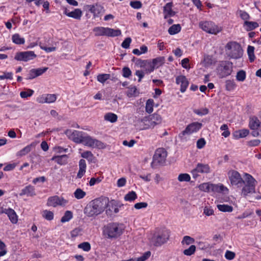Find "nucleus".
Segmentation results:
<instances>
[{
    "label": "nucleus",
    "instance_id": "obj_1",
    "mask_svg": "<svg viewBox=\"0 0 261 261\" xmlns=\"http://www.w3.org/2000/svg\"><path fill=\"white\" fill-rule=\"evenodd\" d=\"M230 184L239 188L241 195L246 197L249 194L255 193V187L257 184L256 179L250 174L245 173L242 178L241 174L234 170H231L227 173Z\"/></svg>",
    "mask_w": 261,
    "mask_h": 261
},
{
    "label": "nucleus",
    "instance_id": "obj_2",
    "mask_svg": "<svg viewBox=\"0 0 261 261\" xmlns=\"http://www.w3.org/2000/svg\"><path fill=\"white\" fill-rule=\"evenodd\" d=\"M106 203L99 198L92 200L84 210V213L88 217H94L102 213L106 207Z\"/></svg>",
    "mask_w": 261,
    "mask_h": 261
},
{
    "label": "nucleus",
    "instance_id": "obj_3",
    "mask_svg": "<svg viewBox=\"0 0 261 261\" xmlns=\"http://www.w3.org/2000/svg\"><path fill=\"white\" fill-rule=\"evenodd\" d=\"M124 230L123 224L119 223H110L103 227V234L108 239H116L120 237Z\"/></svg>",
    "mask_w": 261,
    "mask_h": 261
},
{
    "label": "nucleus",
    "instance_id": "obj_4",
    "mask_svg": "<svg viewBox=\"0 0 261 261\" xmlns=\"http://www.w3.org/2000/svg\"><path fill=\"white\" fill-rule=\"evenodd\" d=\"M225 54L230 59H239L243 55V49L241 45L237 41H230L225 46Z\"/></svg>",
    "mask_w": 261,
    "mask_h": 261
},
{
    "label": "nucleus",
    "instance_id": "obj_5",
    "mask_svg": "<svg viewBox=\"0 0 261 261\" xmlns=\"http://www.w3.org/2000/svg\"><path fill=\"white\" fill-rule=\"evenodd\" d=\"M169 237L170 232L168 230H159L150 234L148 240L151 245L159 247L166 243Z\"/></svg>",
    "mask_w": 261,
    "mask_h": 261
},
{
    "label": "nucleus",
    "instance_id": "obj_6",
    "mask_svg": "<svg viewBox=\"0 0 261 261\" xmlns=\"http://www.w3.org/2000/svg\"><path fill=\"white\" fill-rule=\"evenodd\" d=\"M162 122V117L158 114L154 113L144 117L140 122V129H147L154 127Z\"/></svg>",
    "mask_w": 261,
    "mask_h": 261
},
{
    "label": "nucleus",
    "instance_id": "obj_7",
    "mask_svg": "<svg viewBox=\"0 0 261 261\" xmlns=\"http://www.w3.org/2000/svg\"><path fill=\"white\" fill-rule=\"evenodd\" d=\"M199 28L207 33L217 35L222 30V28L211 20L201 21L199 23Z\"/></svg>",
    "mask_w": 261,
    "mask_h": 261
},
{
    "label": "nucleus",
    "instance_id": "obj_8",
    "mask_svg": "<svg viewBox=\"0 0 261 261\" xmlns=\"http://www.w3.org/2000/svg\"><path fill=\"white\" fill-rule=\"evenodd\" d=\"M233 64L228 61H220L217 68V71L220 78L225 77L231 74L232 71Z\"/></svg>",
    "mask_w": 261,
    "mask_h": 261
},
{
    "label": "nucleus",
    "instance_id": "obj_9",
    "mask_svg": "<svg viewBox=\"0 0 261 261\" xmlns=\"http://www.w3.org/2000/svg\"><path fill=\"white\" fill-rule=\"evenodd\" d=\"M167 152L164 148H159L155 151L151 165L152 167L163 165L166 160Z\"/></svg>",
    "mask_w": 261,
    "mask_h": 261
},
{
    "label": "nucleus",
    "instance_id": "obj_10",
    "mask_svg": "<svg viewBox=\"0 0 261 261\" xmlns=\"http://www.w3.org/2000/svg\"><path fill=\"white\" fill-rule=\"evenodd\" d=\"M82 143L86 146L99 149H104L106 147L104 143L91 137L87 133H86Z\"/></svg>",
    "mask_w": 261,
    "mask_h": 261
},
{
    "label": "nucleus",
    "instance_id": "obj_11",
    "mask_svg": "<svg viewBox=\"0 0 261 261\" xmlns=\"http://www.w3.org/2000/svg\"><path fill=\"white\" fill-rule=\"evenodd\" d=\"M211 172V168L207 164L198 163L191 170V173L193 178L196 179L200 176V174H208Z\"/></svg>",
    "mask_w": 261,
    "mask_h": 261
},
{
    "label": "nucleus",
    "instance_id": "obj_12",
    "mask_svg": "<svg viewBox=\"0 0 261 261\" xmlns=\"http://www.w3.org/2000/svg\"><path fill=\"white\" fill-rule=\"evenodd\" d=\"M202 126V123L194 122L188 125L185 130L180 133L178 137L180 139H184L185 136H190L199 130Z\"/></svg>",
    "mask_w": 261,
    "mask_h": 261
},
{
    "label": "nucleus",
    "instance_id": "obj_13",
    "mask_svg": "<svg viewBox=\"0 0 261 261\" xmlns=\"http://www.w3.org/2000/svg\"><path fill=\"white\" fill-rule=\"evenodd\" d=\"M65 134L70 140L78 144L82 143L86 133L76 130L67 129Z\"/></svg>",
    "mask_w": 261,
    "mask_h": 261
},
{
    "label": "nucleus",
    "instance_id": "obj_14",
    "mask_svg": "<svg viewBox=\"0 0 261 261\" xmlns=\"http://www.w3.org/2000/svg\"><path fill=\"white\" fill-rule=\"evenodd\" d=\"M68 203V200L62 197L54 196L48 198L47 204L49 206L57 207V206H65Z\"/></svg>",
    "mask_w": 261,
    "mask_h": 261
},
{
    "label": "nucleus",
    "instance_id": "obj_15",
    "mask_svg": "<svg viewBox=\"0 0 261 261\" xmlns=\"http://www.w3.org/2000/svg\"><path fill=\"white\" fill-rule=\"evenodd\" d=\"M36 57V55L33 51H25L17 53L14 57V59L19 61L28 62Z\"/></svg>",
    "mask_w": 261,
    "mask_h": 261
},
{
    "label": "nucleus",
    "instance_id": "obj_16",
    "mask_svg": "<svg viewBox=\"0 0 261 261\" xmlns=\"http://www.w3.org/2000/svg\"><path fill=\"white\" fill-rule=\"evenodd\" d=\"M133 62H135L137 66L144 69L145 72L146 73H150L152 71H150V65L151 66V60H141L134 57L132 59Z\"/></svg>",
    "mask_w": 261,
    "mask_h": 261
},
{
    "label": "nucleus",
    "instance_id": "obj_17",
    "mask_svg": "<svg viewBox=\"0 0 261 261\" xmlns=\"http://www.w3.org/2000/svg\"><path fill=\"white\" fill-rule=\"evenodd\" d=\"M176 83L180 86V91L181 93H184L189 84V82L187 78L184 75H179L176 77Z\"/></svg>",
    "mask_w": 261,
    "mask_h": 261
},
{
    "label": "nucleus",
    "instance_id": "obj_18",
    "mask_svg": "<svg viewBox=\"0 0 261 261\" xmlns=\"http://www.w3.org/2000/svg\"><path fill=\"white\" fill-rule=\"evenodd\" d=\"M165 62V58L164 57H158L153 59L151 61V66H150V71L152 72L155 69H157L164 64Z\"/></svg>",
    "mask_w": 261,
    "mask_h": 261
},
{
    "label": "nucleus",
    "instance_id": "obj_19",
    "mask_svg": "<svg viewBox=\"0 0 261 261\" xmlns=\"http://www.w3.org/2000/svg\"><path fill=\"white\" fill-rule=\"evenodd\" d=\"M47 69V67L32 69L29 71L28 79L29 80L33 79L38 76L42 75L43 73L45 72Z\"/></svg>",
    "mask_w": 261,
    "mask_h": 261
},
{
    "label": "nucleus",
    "instance_id": "obj_20",
    "mask_svg": "<svg viewBox=\"0 0 261 261\" xmlns=\"http://www.w3.org/2000/svg\"><path fill=\"white\" fill-rule=\"evenodd\" d=\"M2 213L6 214L9 218L10 221L13 223L15 224L18 221V217L12 208H4L2 211Z\"/></svg>",
    "mask_w": 261,
    "mask_h": 261
},
{
    "label": "nucleus",
    "instance_id": "obj_21",
    "mask_svg": "<svg viewBox=\"0 0 261 261\" xmlns=\"http://www.w3.org/2000/svg\"><path fill=\"white\" fill-rule=\"evenodd\" d=\"M19 195L21 196L26 195L31 197L36 195L35 187L30 185L27 186L21 190Z\"/></svg>",
    "mask_w": 261,
    "mask_h": 261
},
{
    "label": "nucleus",
    "instance_id": "obj_22",
    "mask_svg": "<svg viewBox=\"0 0 261 261\" xmlns=\"http://www.w3.org/2000/svg\"><path fill=\"white\" fill-rule=\"evenodd\" d=\"M173 3L172 2L167 3L163 9V13L164 18L166 19L168 17L173 16L175 14V12L172 10Z\"/></svg>",
    "mask_w": 261,
    "mask_h": 261
},
{
    "label": "nucleus",
    "instance_id": "obj_23",
    "mask_svg": "<svg viewBox=\"0 0 261 261\" xmlns=\"http://www.w3.org/2000/svg\"><path fill=\"white\" fill-rule=\"evenodd\" d=\"M68 158V155L67 154L55 155L53 156L51 160L55 161L60 165H65L67 164Z\"/></svg>",
    "mask_w": 261,
    "mask_h": 261
},
{
    "label": "nucleus",
    "instance_id": "obj_24",
    "mask_svg": "<svg viewBox=\"0 0 261 261\" xmlns=\"http://www.w3.org/2000/svg\"><path fill=\"white\" fill-rule=\"evenodd\" d=\"M249 126L251 129L256 130L261 126V122L256 117L253 116L250 118Z\"/></svg>",
    "mask_w": 261,
    "mask_h": 261
},
{
    "label": "nucleus",
    "instance_id": "obj_25",
    "mask_svg": "<svg viewBox=\"0 0 261 261\" xmlns=\"http://www.w3.org/2000/svg\"><path fill=\"white\" fill-rule=\"evenodd\" d=\"M249 134V130L248 129H242L235 131L233 133V137L236 139L245 138Z\"/></svg>",
    "mask_w": 261,
    "mask_h": 261
},
{
    "label": "nucleus",
    "instance_id": "obj_26",
    "mask_svg": "<svg viewBox=\"0 0 261 261\" xmlns=\"http://www.w3.org/2000/svg\"><path fill=\"white\" fill-rule=\"evenodd\" d=\"M121 35V31L120 30L114 29L110 28H106V36L114 37L120 36Z\"/></svg>",
    "mask_w": 261,
    "mask_h": 261
},
{
    "label": "nucleus",
    "instance_id": "obj_27",
    "mask_svg": "<svg viewBox=\"0 0 261 261\" xmlns=\"http://www.w3.org/2000/svg\"><path fill=\"white\" fill-rule=\"evenodd\" d=\"M259 26L258 23L255 21H245L243 24V27L247 31H252Z\"/></svg>",
    "mask_w": 261,
    "mask_h": 261
},
{
    "label": "nucleus",
    "instance_id": "obj_28",
    "mask_svg": "<svg viewBox=\"0 0 261 261\" xmlns=\"http://www.w3.org/2000/svg\"><path fill=\"white\" fill-rule=\"evenodd\" d=\"M90 11L93 14L94 16H98L100 13L102 12L103 7L99 5H93L90 8Z\"/></svg>",
    "mask_w": 261,
    "mask_h": 261
},
{
    "label": "nucleus",
    "instance_id": "obj_29",
    "mask_svg": "<svg viewBox=\"0 0 261 261\" xmlns=\"http://www.w3.org/2000/svg\"><path fill=\"white\" fill-rule=\"evenodd\" d=\"M198 188L200 191L205 192H213V184L205 182L200 184Z\"/></svg>",
    "mask_w": 261,
    "mask_h": 261
},
{
    "label": "nucleus",
    "instance_id": "obj_30",
    "mask_svg": "<svg viewBox=\"0 0 261 261\" xmlns=\"http://www.w3.org/2000/svg\"><path fill=\"white\" fill-rule=\"evenodd\" d=\"M12 40L14 43L18 45L23 44L25 42V39L17 33L12 35Z\"/></svg>",
    "mask_w": 261,
    "mask_h": 261
},
{
    "label": "nucleus",
    "instance_id": "obj_31",
    "mask_svg": "<svg viewBox=\"0 0 261 261\" xmlns=\"http://www.w3.org/2000/svg\"><path fill=\"white\" fill-rule=\"evenodd\" d=\"M34 146V145L33 143L27 145V146H25V147H24L23 148H22V149H21L20 150L17 152V156H22L27 154L31 151L32 148Z\"/></svg>",
    "mask_w": 261,
    "mask_h": 261
},
{
    "label": "nucleus",
    "instance_id": "obj_32",
    "mask_svg": "<svg viewBox=\"0 0 261 261\" xmlns=\"http://www.w3.org/2000/svg\"><path fill=\"white\" fill-rule=\"evenodd\" d=\"M82 11L80 9H75L74 11L69 12L68 17H71L76 19H80L82 16Z\"/></svg>",
    "mask_w": 261,
    "mask_h": 261
},
{
    "label": "nucleus",
    "instance_id": "obj_33",
    "mask_svg": "<svg viewBox=\"0 0 261 261\" xmlns=\"http://www.w3.org/2000/svg\"><path fill=\"white\" fill-rule=\"evenodd\" d=\"M219 211L222 212H231L233 211V207L231 205L225 204H219L217 205Z\"/></svg>",
    "mask_w": 261,
    "mask_h": 261
},
{
    "label": "nucleus",
    "instance_id": "obj_34",
    "mask_svg": "<svg viewBox=\"0 0 261 261\" xmlns=\"http://www.w3.org/2000/svg\"><path fill=\"white\" fill-rule=\"evenodd\" d=\"M93 32L96 36H106V28L102 27H97L93 29Z\"/></svg>",
    "mask_w": 261,
    "mask_h": 261
},
{
    "label": "nucleus",
    "instance_id": "obj_35",
    "mask_svg": "<svg viewBox=\"0 0 261 261\" xmlns=\"http://www.w3.org/2000/svg\"><path fill=\"white\" fill-rule=\"evenodd\" d=\"M181 29L180 24H173L169 28L168 33L171 35H175L179 33Z\"/></svg>",
    "mask_w": 261,
    "mask_h": 261
},
{
    "label": "nucleus",
    "instance_id": "obj_36",
    "mask_svg": "<svg viewBox=\"0 0 261 261\" xmlns=\"http://www.w3.org/2000/svg\"><path fill=\"white\" fill-rule=\"evenodd\" d=\"M73 218V213L70 211H66L63 216L61 218V222L62 223H65L69 221Z\"/></svg>",
    "mask_w": 261,
    "mask_h": 261
},
{
    "label": "nucleus",
    "instance_id": "obj_37",
    "mask_svg": "<svg viewBox=\"0 0 261 261\" xmlns=\"http://www.w3.org/2000/svg\"><path fill=\"white\" fill-rule=\"evenodd\" d=\"M148 51V47L145 45H142L140 49L135 48L133 50V53L137 56L146 53Z\"/></svg>",
    "mask_w": 261,
    "mask_h": 261
},
{
    "label": "nucleus",
    "instance_id": "obj_38",
    "mask_svg": "<svg viewBox=\"0 0 261 261\" xmlns=\"http://www.w3.org/2000/svg\"><path fill=\"white\" fill-rule=\"evenodd\" d=\"M254 46L251 45H249L247 47V54L250 62H253L255 58L254 55Z\"/></svg>",
    "mask_w": 261,
    "mask_h": 261
},
{
    "label": "nucleus",
    "instance_id": "obj_39",
    "mask_svg": "<svg viewBox=\"0 0 261 261\" xmlns=\"http://www.w3.org/2000/svg\"><path fill=\"white\" fill-rule=\"evenodd\" d=\"M104 118L105 120L114 123L117 121L118 117L114 113H108L105 115Z\"/></svg>",
    "mask_w": 261,
    "mask_h": 261
},
{
    "label": "nucleus",
    "instance_id": "obj_40",
    "mask_svg": "<svg viewBox=\"0 0 261 261\" xmlns=\"http://www.w3.org/2000/svg\"><path fill=\"white\" fill-rule=\"evenodd\" d=\"M154 101L152 99H149L147 100L145 106L146 112L150 114L152 112L153 110Z\"/></svg>",
    "mask_w": 261,
    "mask_h": 261
},
{
    "label": "nucleus",
    "instance_id": "obj_41",
    "mask_svg": "<svg viewBox=\"0 0 261 261\" xmlns=\"http://www.w3.org/2000/svg\"><path fill=\"white\" fill-rule=\"evenodd\" d=\"M73 194L76 199H81L83 198L86 195V193L81 189L77 188L75 190Z\"/></svg>",
    "mask_w": 261,
    "mask_h": 261
},
{
    "label": "nucleus",
    "instance_id": "obj_42",
    "mask_svg": "<svg viewBox=\"0 0 261 261\" xmlns=\"http://www.w3.org/2000/svg\"><path fill=\"white\" fill-rule=\"evenodd\" d=\"M137 198V195L135 192L132 191L129 192L124 196V200L127 201H133Z\"/></svg>",
    "mask_w": 261,
    "mask_h": 261
},
{
    "label": "nucleus",
    "instance_id": "obj_43",
    "mask_svg": "<svg viewBox=\"0 0 261 261\" xmlns=\"http://www.w3.org/2000/svg\"><path fill=\"white\" fill-rule=\"evenodd\" d=\"M42 216L47 220L51 221L54 218V214L53 212L45 210L42 212Z\"/></svg>",
    "mask_w": 261,
    "mask_h": 261
},
{
    "label": "nucleus",
    "instance_id": "obj_44",
    "mask_svg": "<svg viewBox=\"0 0 261 261\" xmlns=\"http://www.w3.org/2000/svg\"><path fill=\"white\" fill-rule=\"evenodd\" d=\"M236 87L235 82L233 80H227L225 82V88L227 91H232Z\"/></svg>",
    "mask_w": 261,
    "mask_h": 261
},
{
    "label": "nucleus",
    "instance_id": "obj_45",
    "mask_svg": "<svg viewBox=\"0 0 261 261\" xmlns=\"http://www.w3.org/2000/svg\"><path fill=\"white\" fill-rule=\"evenodd\" d=\"M81 156L87 159L89 162H92L94 157L93 153L90 151H85L81 153Z\"/></svg>",
    "mask_w": 261,
    "mask_h": 261
},
{
    "label": "nucleus",
    "instance_id": "obj_46",
    "mask_svg": "<svg viewBox=\"0 0 261 261\" xmlns=\"http://www.w3.org/2000/svg\"><path fill=\"white\" fill-rule=\"evenodd\" d=\"M196 251V246L194 245H191L189 248L184 250L183 253L187 256H191L195 253Z\"/></svg>",
    "mask_w": 261,
    "mask_h": 261
},
{
    "label": "nucleus",
    "instance_id": "obj_47",
    "mask_svg": "<svg viewBox=\"0 0 261 261\" xmlns=\"http://www.w3.org/2000/svg\"><path fill=\"white\" fill-rule=\"evenodd\" d=\"M246 77V72L244 70H241L237 73L236 79L238 81L243 82Z\"/></svg>",
    "mask_w": 261,
    "mask_h": 261
},
{
    "label": "nucleus",
    "instance_id": "obj_48",
    "mask_svg": "<svg viewBox=\"0 0 261 261\" xmlns=\"http://www.w3.org/2000/svg\"><path fill=\"white\" fill-rule=\"evenodd\" d=\"M137 88L135 86H130L127 88L126 95L128 97H131L136 95Z\"/></svg>",
    "mask_w": 261,
    "mask_h": 261
},
{
    "label": "nucleus",
    "instance_id": "obj_49",
    "mask_svg": "<svg viewBox=\"0 0 261 261\" xmlns=\"http://www.w3.org/2000/svg\"><path fill=\"white\" fill-rule=\"evenodd\" d=\"M78 248L86 252L89 251L91 248L90 243L87 242H85L79 244Z\"/></svg>",
    "mask_w": 261,
    "mask_h": 261
},
{
    "label": "nucleus",
    "instance_id": "obj_50",
    "mask_svg": "<svg viewBox=\"0 0 261 261\" xmlns=\"http://www.w3.org/2000/svg\"><path fill=\"white\" fill-rule=\"evenodd\" d=\"M34 90L28 89L26 91H21L20 93V96L22 98H27L29 97H31L34 93Z\"/></svg>",
    "mask_w": 261,
    "mask_h": 261
},
{
    "label": "nucleus",
    "instance_id": "obj_51",
    "mask_svg": "<svg viewBox=\"0 0 261 261\" xmlns=\"http://www.w3.org/2000/svg\"><path fill=\"white\" fill-rule=\"evenodd\" d=\"M225 190H228V189L226 187L224 186L222 184H213V192H221L224 191Z\"/></svg>",
    "mask_w": 261,
    "mask_h": 261
},
{
    "label": "nucleus",
    "instance_id": "obj_52",
    "mask_svg": "<svg viewBox=\"0 0 261 261\" xmlns=\"http://www.w3.org/2000/svg\"><path fill=\"white\" fill-rule=\"evenodd\" d=\"M195 240L194 238L188 236H186L184 237L182 240L181 241V244L182 245L186 244L187 245H189L190 244H193Z\"/></svg>",
    "mask_w": 261,
    "mask_h": 261
},
{
    "label": "nucleus",
    "instance_id": "obj_53",
    "mask_svg": "<svg viewBox=\"0 0 261 261\" xmlns=\"http://www.w3.org/2000/svg\"><path fill=\"white\" fill-rule=\"evenodd\" d=\"M110 77V74H100L97 76V80L99 82L103 84Z\"/></svg>",
    "mask_w": 261,
    "mask_h": 261
},
{
    "label": "nucleus",
    "instance_id": "obj_54",
    "mask_svg": "<svg viewBox=\"0 0 261 261\" xmlns=\"http://www.w3.org/2000/svg\"><path fill=\"white\" fill-rule=\"evenodd\" d=\"M178 180L180 182L190 181L191 177L188 173H181L178 176Z\"/></svg>",
    "mask_w": 261,
    "mask_h": 261
},
{
    "label": "nucleus",
    "instance_id": "obj_55",
    "mask_svg": "<svg viewBox=\"0 0 261 261\" xmlns=\"http://www.w3.org/2000/svg\"><path fill=\"white\" fill-rule=\"evenodd\" d=\"M203 214L207 216H210L214 215V211L210 206H205L203 208Z\"/></svg>",
    "mask_w": 261,
    "mask_h": 261
},
{
    "label": "nucleus",
    "instance_id": "obj_56",
    "mask_svg": "<svg viewBox=\"0 0 261 261\" xmlns=\"http://www.w3.org/2000/svg\"><path fill=\"white\" fill-rule=\"evenodd\" d=\"M46 96L47 103H53L57 98V95L54 94H46Z\"/></svg>",
    "mask_w": 261,
    "mask_h": 261
},
{
    "label": "nucleus",
    "instance_id": "obj_57",
    "mask_svg": "<svg viewBox=\"0 0 261 261\" xmlns=\"http://www.w3.org/2000/svg\"><path fill=\"white\" fill-rule=\"evenodd\" d=\"M208 109L205 108H201L200 109H196L194 110V113L196 114L197 115L199 116H203L207 114L208 113Z\"/></svg>",
    "mask_w": 261,
    "mask_h": 261
},
{
    "label": "nucleus",
    "instance_id": "obj_58",
    "mask_svg": "<svg viewBox=\"0 0 261 261\" xmlns=\"http://www.w3.org/2000/svg\"><path fill=\"white\" fill-rule=\"evenodd\" d=\"M151 255L150 251L145 252L141 256L134 259L135 261H145Z\"/></svg>",
    "mask_w": 261,
    "mask_h": 261
},
{
    "label": "nucleus",
    "instance_id": "obj_59",
    "mask_svg": "<svg viewBox=\"0 0 261 261\" xmlns=\"http://www.w3.org/2000/svg\"><path fill=\"white\" fill-rule=\"evenodd\" d=\"M239 14L241 18L245 21H248V20L250 19V16L249 14L244 11L240 10L239 11Z\"/></svg>",
    "mask_w": 261,
    "mask_h": 261
},
{
    "label": "nucleus",
    "instance_id": "obj_60",
    "mask_svg": "<svg viewBox=\"0 0 261 261\" xmlns=\"http://www.w3.org/2000/svg\"><path fill=\"white\" fill-rule=\"evenodd\" d=\"M130 6L134 9H139L142 7V4L140 1H131L130 2Z\"/></svg>",
    "mask_w": 261,
    "mask_h": 261
},
{
    "label": "nucleus",
    "instance_id": "obj_61",
    "mask_svg": "<svg viewBox=\"0 0 261 261\" xmlns=\"http://www.w3.org/2000/svg\"><path fill=\"white\" fill-rule=\"evenodd\" d=\"M132 42V39L130 37H127L124 39L121 44V46L124 48H128L130 44Z\"/></svg>",
    "mask_w": 261,
    "mask_h": 261
},
{
    "label": "nucleus",
    "instance_id": "obj_62",
    "mask_svg": "<svg viewBox=\"0 0 261 261\" xmlns=\"http://www.w3.org/2000/svg\"><path fill=\"white\" fill-rule=\"evenodd\" d=\"M132 74V71L130 69L127 67H125L122 69V75L124 77L128 78Z\"/></svg>",
    "mask_w": 261,
    "mask_h": 261
},
{
    "label": "nucleus",
    "instance_id": "obj_63",
    "mask_svg": "<svg viewBox=\"0 0 261 261\" xmlns=\"http://www.w3.org/2000/svg\"><path fill=\"white\" fill-rule=\"evenodd\" d=\"M213 63L211 57L210 56H205L203 60V64L205 67H207Z\"/></svg>",
    "mask_w": 261,
    "mask_h": 261
},
{
    "label": "nucleus",
    "instance_id": "obj_64",
    "mask_svg": "<svg viewBox=\"0 0 261 261\" xmlns=\"http://www.w3.org/2000/svg\"><path fill=\"white\" fill-rule=\"evenodd\" d=\"M36 101L40 103H46V94H42L37 97L36 98Z\"/></svg>",
    "mask_w": 261,
    "mask_h": 261
}]
</instances>
